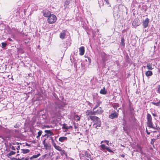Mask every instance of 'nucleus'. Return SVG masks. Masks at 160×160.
Segmentation results:
<instances>
[{
    "instance_id": "nucleus-55",
    "label": "nucleus",
    "mask_w": 160,
    "mask_h": 160,
    "mask_svg": "<svg viewBox=\"0 0 160 160\" xmlns=\"http://www.w3.org/2000/svg\"><path fill=\"white\" fill-rule=\"evenodd\" d=\"M88 62L89 63H91V59L89 58H88Z\"/></svg>"
},
{
    "instance_id": "nucleus-31",
    "label": "nucleus",
    "mask_w": 160,
    "mask_h": 160,
    "mask_svg": "<svg viewBox=\"0 0 160 160\" xmlns=\"http://www.w3.org/2000/svg\"><path fill=\"white\" fill-rule=\"evenodd\" d=\"M102 148L103 150L106 149L107 150V148H108V147H107L104 144H102L100 146Z\"/></svg>"
},
{
    "instance_id": "nucleus-26",
    "label": "nucleus",
    "mask_w": 160,
    "mask_h": 160,
    "mask_svg": "<svg viewBox=\"0 0 160 160\" xmlns=\"http://www.w3.org/2000/svg\"><path fill=\"white\" fill-rule=\"evenodd\" d=\"M151 103L152 104L155 105L158 107L160 106V104L158 102H154V101L153 102H151Z\"/></svg>"
},
{
    "instance_id": "nucleus-40",
    "label": "nucleus",
    "mask_w": 160,
    "mask_h": 160,
    "mask_svg": "<svg viewBox=\"0 0 160 160\" xmlns=\"http://www.w3.org/2000/svg\"><path fill=\"white\" fill-rule=\"evenodd\" d=\"M14 127L15 128H18L20 127V125L18 124L17 123Z\"/></svg>"
},
{
    "instance_id": "nucleus-32",
    "label": "nucleus",
    "mask_w": 160,
    "mask_h": 160,
    "mask_svg": "<svg viewBox=\"0 0 160 160\" xmlns=\"http://www.w3.org/2000/svg\"><path fill=\"white\" fill-rule=\"evenodd\" d=\"M54 147L56 149L59 151L62 149L61 148L60 146H58L56 145Z\"/></svg>"
},
{
    "instance_id": "nucleus-59",
    "label": "nucleus",
    "mask_w": 160,
    "mask_h": 160,
    "mask_svg": "<svg viewBox=\"0 0 160 160\" xmlns=\"http://www.w3.org/2000/svg\"><path fill=\"white\" fill-rule=\"evenodd\" d=\"M29 158L28 157H27L25 159V160H29Z\"/></svg>"
},
{
    "instance_id": "nucleus-16",
    "label": "nucleus",
    "mask_w": 160,
    "mask_h": 160,
    "mask_svg": "<svg viewBox=\"0 0 160 160\" xmlns=\"http://www.w3.org/2000/svg\"><path fill=\"white\" fill-rule=\"evenodd\" d=\"M21 153L23 154H26L28 153L30 151V150L28 149H21Z\"/></svg>"
},
{
    "instance_id": "nucleus-27",
    "label": "nucleus",
    "mask_w": 160,
    "mask_h": 160,
    "mask_svg": "<svg viewBox=\"0 0 160 160\" xmlns=\"http://www.w3.org/2000/svg\"><path fill=\"white\" fill-rule=\"evenodd\" d=\"M20 130H19L18 129H14V130H12V133H19V132H20Z\"/></svg>"
},
{
    "instance_id": "nucleus-58",
    "label": "nucleus",
    "mask_w": 160,
    "mask_h": 160,
    "mask_svg": "<svg viewBox=\"0 0 160 160\" xmlns=\"http://www.w3.org/2000/svg\"><path fill=\"white\" fill-rule=\"evenodd\" d=\"M50 139H51V141H52V140L54 141V140L52 138V137H50Z\"/></svg>"
},
{
    "instance_id": "nucleus-5",
    "label": "nucleus",
    "mask_w": 160,
    "mask_h": 160,
    "mask_svg": "<svg viewBox=\"0 0 160 160\" xmlns=\"http://www.w3.org/2000/svg\"><path fill=\"white\" fill-rule=\"evenodd\" d=\"M68 43L67 42L64 43L63 42H62V43L59 45V47L60 49L62 50H66L68 46Z\"/></svg>"
},
{
    "instance_id": "nucleus-49",
    "label": "nucleus",
    "mask_w": 160,
    "mask_h": 160,
    "mask_svg": "<svg viewBox=\"0 0 160 160\" xmlns=\"http://www.w3.org/2000/svg\"><path fill=\"white\" fill-rule=\"evenodd\" d=\"M152 115L154 117H158V115L156 114H155V113H152Z\"/></svg>"
},
{
    "instance_id": "nucleus-21",
    "label": "nucleus",
    "mask_w": 160,
    "mask_h": 160,
    "mask_svg": "<svg viewBox=\"0 0 160 160\" xmlns=\"http://www.w3.org/2000/svg\"><path fill=\"white\" fill-rule=\"evenodd\" d=\"M155 126H154L153 125H152L153 128H153L156 129L157 130H160V128L159 127H158V124L157 123H155Z\"/></svg>"
},
{
    "instance_id": "nucleus-8",
    "label": "nucleus",
    "mask_w": 160,
    "mask_h": 160,
    "mask_svg": "<svg viewBox=\"0 0 160 160\" xmlns=\"http://www.w3.org/2000/svg\"><path fill=\"white\" fill-rule=\"evenodd\" d=\"M42 13L43 16L46 17H48L51 15L50 12L48 10H44L42 11Z\"/></svg>"
},
{
    "instance_id": "nucleus-64",
    "label": "nucleus",
    "mask_w": 160,
    "mask_h": 160,
    "mask_svg": "<svg viewBox=\"0 0 160 160\" xmlns=\"http://www.w3.org/2000/svg\"><path fill=\"white\" fill-rule=\"evenodd\" d=\"M92 104L91 103H90L89 102H88V104L89 105H90V104Z\"/></svg>"
},
{
    "instance_id": "nucleus-36",
    "label": "nucleus",
    "mask_w": 160,
    "mask_h": 160,
    "mask_svg": "<svg viewBox=\"0 0 160 160\" xmlns=\"http://www.w3.org/2000/svg\"><path fill=\"white\" fill-rule=\"evenodd\" d=\"M62 128L63 129H68V126H66V124H64L62 125Z\"/></svg>"
},
{
    "instance_id": "nucleus-19",
    "label": "nucleus",
    "mask_w": 160,
    "mask_h": 160,
    "mask_svg": "<svg viewBox=\"0 0 160 160\" xmlns=\"http://www.w3.org/2000/svg\"><path fill=\"white\" fill-rule=\"evenodd\" d=\"M16 152L14 151H11L7 155V156L9 158H10V156L12 155L15 154Z\"/></svg>"
},
{
    "instance_id": "nucleus-25",
    "label": "nucleus",
    "mask_w": 160,
    "mask_h": 160,
    "mask_svg": "<svg viewBox=\"0 0 160 160\" xmlns=\"http://www.w3.org/2000/svg\"><path fill=\"white\" fill-rule=\"evenodd\" d=\"M147 68L148 70H152L153 69L152 66L150 63H148L147 65Z\"/></svg>"
},
{
    "instance_id": "nucleus-37",
    "label": "nucleus",
    "mask_w": 160,
    "mask_h": 160,
    "mask_svg": "<svg viewBox=\"0 0 160 160\" xmlns=\"http://www.w3.org/2000/svg\"><path fill=\"white\" fill-rule=\"evenodd\" d=\"M156 139L154 138H153L151 139V141L150 142V143L152 145L154 146V143Z\"/></svg>"
},
{
    "instance_id": "nucleus-61",
    "label": "nucleus",
    "mask_w": 160,
    "mask_h": 160,
    "mask_svg": "<svg viewBox=\"0 0 160 160\" xmlns=\"http://www.w3.org/2000/svg\"><path fill=\"white\" fill-rule=\"evenodd\" d=\"M158 89H160V85H158Z\"/></svg>"
},
{
    "instance_id": "nucleus-24",
    "label": "nucleus",
    "mask_w": 160,
    "mask_h": 160,
    "mask_svg": "<svg viewBox=\"0 0 160 160\" xmlns=\"http://www.w3.org/2000/svg\"><path fill=\"white\" fill-rule=\"evenodd\" d=\"M85 155L87 158H90L91 157V155L87 151H86L85 152Z\"/></svg>"
},
{
    "instance_id": "nucleus-13",
    "label": "nucleus",
    "mask_w": 160,
    "mask_h": 160,
    "mask_svg": "<svg viewBox=\"0 0 160 160\" xmlns=\"http://www.w3.org/2000/svg\"><path fill=\"white\" fill-rule=\"evenodd\" d=\"M45 132L47 134V137L53 135V133L50 130H45Z\"/></svg>"
},
{
    "instance_id": "nucleus-7",
    "label": "nucleus",
    "mask_w": 160,
    "mask_h": 160,
    "mask_svg": "<svg viewBox=\"0 0 160 160\" xmlns=\"http://www.w3.org/2000/svg\"><path fill=\"white\" fill-rule=\"evenodd\" d=\"M113 112L111 113L109 115V118L111 119H114L115 118H117L118 117V113L116 112V111H112Z\"/></svg>"
},
{
    "instance_id": "nucleus-28",
    "label": "nucleus",
    "mask_w": 160,
    "mask_h": 160,
    "mask_svg": "<svg viewBox=\"0 0 160 160\" xmlns=\"http://www.w3.org/2000/svg\"><path fill=\"white\" fill-rule=\"evenodd\" d=\"M113 107L116 110H117V108L119 107L118 104V103H114L112 105Z\"/></svg>"
},
{
    "instance_id": "nucleus-3",
    "label": "nucleus",
    "mask_w": 160,
    "mask_h": 160,
    "mask_svg": "<svg viewBox=\"0 0 160 160\" xmlns=\"http://www.w3.org/2000/svg\"><path fill=\"white\" fill-rule=\"evenodd\" d=\"M147 124L148 127L150 128H153L152 125H153V124L152 122V118L150 114L147 113Z\"/></svg>"
},
{
    "instance_id": "nucleus-51",
    "label": "nucleus",
    "mask_w": 160,
    "mask_h": 160,
    "mask_svg": "<svg viewBox=\"0 0 160 160\" xmlns=\"http://www.w3.org/2000/svg\"><path fill=\"white\" fill-rule=\"evenodd\" d=\"M146 132L148 135H149L150 134V132H148L147 129V128H146Z\"/></svg>"
},
{
    "instance_id": "nucleus-11",
    "label": "nucleus",
    "mask_w": 160,
    "mask_h": 160,
    "mask_svg": "<svg viewBox=\"0 0 160 160\" xmlns=\"http://www.w3.org/2000/svg\"><path fill=\"white\" fill-rule=\"evenodd\" d=\"M79 54L80 55H84L85 52L84 48L83 46L80 47L79 48Z\"/></svg>"
},
{
    "instance_id": "nucleus-38",
    "label": "nucleus",
    "mask_w": 160,
    "mask_h": 160,
    "mask_svg": "<svg viewBox=\"0 0 160 160\" xmlns=\"http://www.w3.org/2000/svg\"><path fill=\"white\" fill-rule=\"evenodd\" d=\"M109 142V141L108 140L102 141L101 142V143H104V142H107V144L108 145Z\"/></svg>"
},
{
    "instance_id": "nucleus-15",
    "label": "nucleus",
    "mask_w": 160,
    "mask_h": 160,
    "mask_svg": "<svg viewBox=\"0 0 160 160\" xmlns=\"http://www.w3.org/2000/svg\"><path fill=\"white\" fill-rule=\"evenodd\" d=\"M71 1V0H67L64 3V6L65 7V8H68L69 7L68 5L70 4V2Z\"/></svg>"
},
{
    "instance_id": "nucleus-56",
    "label": "nucleus",
    "mask_w": 160,
    "mask_h": 160,
    "mask_svg": "<svg viewBox=\"0 0 160 160\" xmlns=\"http://www.w3.org/2000/svg\"><path fill=\"white\" fill-rule=\"evenodd\" d=\"M46 127H47V128H50L51 127H52L51 126H50L48 125H47L45 126Z\"/></svg>"
},
{
    "instance_id": "nucleus-44",
    "label": "nucleus",
    "mask_w": 160,
    "mask_h": 160,
    "mask_svg": "<svg viewBox=\"0 0 160 160\" xmlns=\"http://www.w3.org/2000/svg\"><path fill=\"white\" fill-rule=\"evenodd\" d=\"M106 2V4L107 5H108V7H111V6L110 5V4L108 2V0L105 1Z\"/></svg>"
},
{
    "instance_id": "nucleus-34",
    "label": "nucleus",
    "mask_w": 160,
    "mask_h": 160,
    "mask_svg": "<svg viewBox=\"0 0 160 160\" xmlns=\"http://www.w3.org/2000/svg\"><path fill=\"white\" fill-rule=\"evenodd\" d=\"M132 25L134 26H138L139 25L137 23H136V22L135 21H133L132 23Z\"/></svg>"
},
{
    "instance_id": "nucleus-57",
    "label": "nucleus",
    "mask_w": 160,
    "mask_h": 160,
    "mask_svg": "<svg viewBox=\"0 0 160 160\" xmlns=\"http://www.w3.org/2000/svg\"><path fill=\"white\" fill-rule=\"evenodd\" d=\"M26 145L27 146H30V144L28 143H26Z\"/></svg>"
},
{
    "instance_id": "nucleus-2",
    "label": "nucleus",
    "mask_w": 160,
    "mask_h": 160,
    "mask_svg": "<svg viewBox=\"0 0 160 160\" xmlns=\"http://www.w3.org/2000/svg\"><path fill=\"white\" fill-rule=\"evenodd\" d=\"M88 119H91L94 122L93 125L94 127L98 129V127H100L101 126V122L100 119L97 117L94 116H89L88 118Z\"/></svg>"
},
{
    "instance_id": "nucleus-52",
    "label": "nucleus",
    "mask_w": 160,
    "mask_h": 160,
    "mask_svg": "<svg viewBox=\"0 0 160 160\" xmlns=\"http://www.w3.org/2000/svg\"><path fill=\"white\" fill-rule=\"evenodd\" d=\"M76 117H78V118L77 119L78 121H79L80 120V118L78 115H77Z\"/></svg>"
},
{
    "instance_id": "nucleus-41",
    "label": "nucleus",
    "mask_w": 160,
    "mask_h": 160,
    "mask_svg": "<svg viewBox=\"0 0 160 160\" xmlns=\"http://www.w3.org/2000/svg\"><path fill=\"white\" fill-rule=\"evenodd\" d=\"M53 96L57 100L59 99V98H58V97L57 95H56V94L54 93V94L53 95Z\"/></svg>"
},
{
    "instance_id": "nucleus-20",
    "label": "nucleus",
    "mask_w": 160,
    "mask_h": 160,
    "mask_svg": "<svg viewBox=\"0 0 160 160\" xmlns=\"http://www.w3.org/2000/svg\"><path fill=\"white\" fill-rule=\"evenodd\" d=\"M107 55L105 53H103L102 55V59L103 61H105L106 60L107 58Z\"/></svg>"
},
{
    "instance_id": "nucleus-63",
    "label": "nucleus",
    "mask_w": 160,
    "mask_h": 160,
    "mask_svg": "<svg viewBox=\"0 0 160 160\" xmlns=\"http://www.w3.org/2000/svg\"><path fill=\"white\" fill-rule=\"evenodd\" d=\"M158 92L160 93V89H158Z\"/></svg>"
},
{
    "instance_id": "nucleus-48",
    "label": "nucleus",
    "mask_w": 160,
    "mask_h": 160,
    "mask_svg": "<svg viewBox=\"0 0 160 160\" xmlns=\"http://www.w3.org/2000/svg\"><path fill=\"white\" fill-rule=\"evenodd\" d=\"M11 149L13 150H15L16 149L15 147L13 146H11Z\"/></svg>"
},
{
    "instance_id": "nucleus-50",
    "label": "nucleus",
    "mask_w": 160,
    "mask_h": 160,
    "mask_svg": "<svg viewBox=\"0 0 160 160\" xmlns=\"http://www.w3.org/2000/svg\"><path fill=\"white\" fill-rule=\"evenodd\" d=\"M120 156L121 157L124 158L125 157V155L123 154H121L120 155Z\"/></svg>"
},
{
    "instance_id": "nucleus-22",
    "label": "nucleus",
    "mask_w": 160,
    "mask_h": 160,
    "mask_svg": "<svg viewBox=\"0 0 160 160\" xmlns=\"http://www.w3.org/2000/svg\"><path fill=\"white\" fill-rule=\"evenodd\" d=\"M40 155V153L38 154L37 155H34L32 157H31L30 159L31 160H32L33 158H37Z\"/></svg>"
},
{
    "instance_id": "nucleus-18",
    "label": "nucleus",
    "mask_w": 160,
    "mask_h": 160,
    "mask_svg": "<svg viewBox=\"0 0 160 160\" xmlns=\"http://www.w3.org/2000/svg\"><path fill=\"white\" fill-rule=\"evenodd\" d=\"M107 91L105 90V87H103L102 89L101 90L100 93L102 94H106L107 93Z\"/></svg>"
},
{
    "instance_id": "nucleus-23",
    "label": "nucleus",
    "mask_w": 160,
    "mask_h": 160,
    "mask_svg": "<svg viewBox=\"0 0 160 160\" xmlns=\"http://www.w3.org/2000/svg\"><path fill=\"white\" fill-rule=\"evenodd\" d=\"M60 151V154L61 155L63 156L64 155H65L66 157L67 156V154L64 150L62 149Z\"/></svg>"
},
{
    "instance_id": "nucleus-42",
    "label": "nucleus",
    "mask_w": 160,
    "mask_h": 160,
    "mask_svg": "<svg viewBox=\"0 0 160 160\" xmlns=\"http://www.w3.org/2000/svg\"><path fill=\"white\" fill-rule=\"evenodd\" d=\"M129 109H130V112L131 113V114H132L134 111V109L133 108H129Z\"/></svg>"
},
{
    "instance_id": "nucleus-62",
    "label": "nucleus",
    "mask_w": 160,
    "mask_h": 160,
    "mask_svg": "<svg viewBox=\"0 0 160 160\" xmlns=\"http://www.w3.org/2000/svg\"><path fill=\"white\" fill-rule=\"evenodd\" d=\"M47 136V134L46 133L44 135H43L42 137H44V136Z\"/></svg>"
},
{
    "instance_id": "nucleus-29",
    "label": "nucleus",
    "mask_w": 160,
    "mask_h": 160,
    "mask_svg": "<svg viewBox=\"0 0 160 160\" xmlns=\"http://www.w3.org/2000/svg\"><path fill=\"white\" fill-rule=\"evenodd\" d=\"M124 41H125V40H124V38H122L121 40V44L123 46H124L125 45Z\"/></svg>"
},
{
    "instance_id": "nucleus-54",
    "label": "nucleus",
    "mask_w": 160,
    "mask_h": 160,
    "mask_svg": "<svg viewBox=\"0 0 160 160\" xmlns=\"http://www.w3.org/2000/svg\"><path fill=\"white\" fill-rule=\"evenodd\" d=\"M72 128V127L71 126H68V129H71V128Z\"/></svg>"
},
{
    "instance_id": "nucleus-46",
    "label": "nucleus",
    "mask_w": 160,
    "mask_h": 160,
    "mask_svg": "<svg viewBox=\"0 0 160 160\" xmlns=\"http://www.w3.org/2000/svg\"><path fill=\"white\" fill-rule=\"evenodd\" d=\"M42 132V131H39L38 132V135L39 136H40L41 135Z\"/></svg>"
},
{
    "instance_id": "nucleus-60",
    "label": "nucleus",
    "mask_w": 160,
    "mask_h": 160,
    "mask_svg": "<svg viewBox=\"0 0 160 160\" xmlns=\"http://www.w3.org/2000/svg\"><path fill=\"white\" fill-rule=\"evenodd\" d=\"M129 108H132V107H131V103H130V104H129Z\"/></svg>"
},
{
    "instance_id": "nucleus-47",
    "label": "nucleus",
    "mask_w": 160,
    "mask_h": 160,
    "mask_svg": "<svg viewBox=\"0 0 160 160\" xmlns=\"http://www.w3.org/2000/svg\"><path fill=\"white\" fill-rule=\"evenodd\" d=\"M52 145L54 147L56 145L55 143V142L54 141V140L53 141V140H52Z\"/></svg>"
},
{
    "instance_id": "nucleus-14",
    "label": "nucleus",
    "mask_w": 160,
    "mask_h": 160,
    "mask_svg": "<svg viewBox=\"0 0 160 160\" xmlns=\"http://www.w3.org/2000/svg\"><path fill=\"white\" fill-rule=\"evenodd\" d=\"M67 138L66 137H62L59 138V141L61 142H63L67 140Z\"/></svg>"
},
{
    "instance_id": "nucleus-12",
    "label": "nucleus",
    "mask_w": 160,
    "mask_h": 160,
    "mask_svg": "<svg viewBox=\"0 0 160 160\" xmlns=\"http://www.w3.org/2000/svg\"><path fill=\"white\" fill-rule=\"evenodd\" d=\"M66 36V32L65 30L61 32L60 34V38L62 39H64Z\"/></svg>"
},
{
    "instance_id": "nucleus-33",
    "label": "nucleus",
    "mask_w": 160,
    "mask_h": 160,
    "mask_svg": "<svg viewBox=\"0 0 160 160\" xmlns=\"http://www.w3.org/2000/svg\"><path fill=\"white\" fill-rule=\"evenodd\" d=\"M13 159H14V160H24V158L23 157H22V158L21 157H20V158H13Z\"/></svg>"
},
{
    "instance_id": "nucleus-39",
    "label": "nucleus",
    "mask_w": 160,
    "mask_h": 160,
    "mask_svg": "<svg viewBox=\"0 0 160 160\" xmlns=\"http://www.w3.org/2000/svg\"><path fill=\"white\" fill-rule=\"evenodd\" d=\"M45 140L46 139H45L43 141L42 143L44 145V147H47V143H46Z\"/></svg>"
},
{
    "instance_id": "nucleus-17",
    "label": "nucleus",
    "mask_w": 160,
    "mask_h": 160,
    "mask_svg": "<svg viewBox=\"0 0 160 160\" xmlns=\"http://www.w3.org/2000/svg\"><path fill=\"white\" fill-rule=\"evenodd\" d=\"M145 74L148 77H150L152 75V71H148L146 72Z\"/></svg>"
},
{
    "instance_id": "nucleus-1",
    "label": "nucleus",
    "mask_w": 160,
    "mask_h": 160,
    "mask_svg": "<svg viewBox=\"0 0 160 160\" xmlns=\"http://www.w3.org/2000/svg\"><path fill=\"white\" fill-rule=\"evenodd\" d=\"M49 107L53 113L54 115L59 113L60 111V110L62 109L63 107L60 102H56L49 104Z\"/></svg>"
},
{
    "instance_id": "nucleus-53",
    "label": "nucleus",
    "mask_w": 160,
    "mask_h": 160,
    "mask_svg": "<svg viewBox=\"0 0 160 160\" xmlns=\"http://www.w3.org/2000/svg\"><path fill=\"white\" fill-rule=\"evenodd\" d=\"M20 147L19 146H18L17 148L16 149L18 150H19L20 149Z\"/></svg>"
},
{
    "instance_id": "nucleus-35",
    "label": "nucleus",
    "mask_w": 160,
    "mask_h": 160,
    "mask_svg": "<svg viewBox=\"0 0 160 160\" xmlns=\"http://www.w3.org/2000/svg\"><path fill=\"white\" fill-rule=\"evenodd\" d=\"M2 47L3 48H5L7 45V44L6 42H2L1 43Z\"/></svg>"
},
{
    "instance_id": "nucleus-6",
    "label": "nucleus",
    "mask_w": 160,
    "mask_h": 160,
    "mask_svg": "<svg viewBox=\"0 0 160 160\" xmlns=\"http://www.w3.org/2000/svg\"><path fill=\"white\" fill-rule=\"evenodd\" d=\"M149 22V19L148 18H146L145 20H143L142 22V25L143 28H144L147 27Z\"/></svg>"
},
{
    "instance_id": "nucleus-43",
    "label": "nucleus",
    "mask_w": 160,
    "mask_h": 160,
    "mask_svg": "<svg viewBox=\"0 0 160 160\" xmlns=\"http://www.w3.org/2000/svg\"><path fill=\"white\" fill-rule=\"evenodd\" d=\"M107 150L109 152L114 153L113 152L109 149L108 147L107 148Z\"/></svg>"
},
{
    "instance_id": "nucleus-9",
    "label": "nucleus",
    "mask_w": 160,
    "mask_h": 160,
    "mask_svg": "<svg viewBox=\"0 0 160 160\" xmlns=\"http://www.w3.org/2000/svg\"><path fill=\"white\" fill-rule=\"evenodd\" d=\"M95 112V115L97 114H101V113L103 112V110H102L101 108L99 107V108L97 110H93Z\"/></svg>"
},
{
    "instance_id": "nucleus-10",
    "label": "nucleus",
    "mask_w": 160,
    "mask_h": 160,
    "mask_svg": "<svg viewBox=\"0 0 160 160\" xmlns=\"http://www.w3.org/2000/svg\"><path fill=\"white\" fill-rule=\"evenodd\" d=\"M87 116H92V115H95V112L94 111L92 110V111L90 110H88L86 112Z\"/></svg>"
},
{
    "instance_id": "nucleus-30",
    "label": "nucleus",
    "mask_w": 160,
    "mask_h": 160,
    "mask_svg": "<svg viewBox=\"0 0 160 160\" xmlns=\"http://www.w3.org/2000/svg\"><path fill=\"white\" fill-rule=\"evenodd\" d=\"M100 104V102H97V104L96 105L95 107L93 108V110H95L99 106Z\"/></svg>"
},
{
    "instance_id": "nucleus-4",
    "label": "nucleus",
    "mask_w": 160,
    "mask_h": 160,
    "mask_svg": "<svg viewBox=\"0 0 160 160\" xmlns=\"http://www.w3.org/2000/svg\"><path fill=\"white\" fill-rule=\"evenodd\" d=\"M56 20V17L55 15L52 14L48 17V23L52 24L55 22Z\"/></svg>"
},
{
    "instance_id": "nucleus-45",
    "label": "nucleus",
    "mask_w": 160,
    "mask_h": 160,
    "mask_svg": "<svg viewBox=\"0 0 160 160\" xmlns=\"http://www.w3.org/2000/svg\"><path fill=\"white\" fill-rule=\"evenodd\" d=\"M106 2V4L107 5H108V7H111V6L110 5V4L108 2V0L105 1Z\"/></svg>"
}]
</instances>
